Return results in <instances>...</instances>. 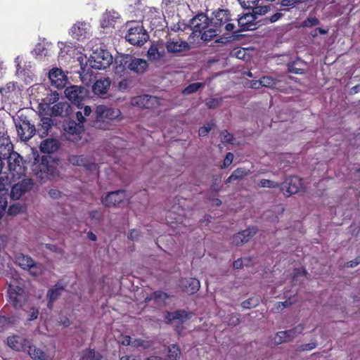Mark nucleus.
<instances>
[{
  "label": "nucleus",
  "mask_w": 360,
  "mask_h": 360,
  "mask_svg": "<svg viewBox=\"0 0 360 360\" xmlns=\"http://www.w3.org/2000/svg\"><path fill=\"white\" fill-rule=\"evenodd\" d=\"M233 268L236 269H241L243 265V259L242 258L238 259L233 262Z\"/></svg>",
  "instance_id": "64"
},
{
  "label": "nucleus",
  "mask_w": 360,
  "mask_h": 360,
  "mask_svg": "<svg viewBox=\"0 0 360 360\" xmlns=\"http://www.w3.org/2000/svg\"><path fill=\"white\" fill-rule=\"evenodd\" d=\"M256 20L257 17L253 12L252 13H248L244 14L238 19V25L240 27V29L235 30L233 34H236L240 32L255 30L257 27Z\"/></svg>",
  "instance_id": "16"
},
{
  "label": "nucleus",
  "mask_w": 360,
  "mask_h": 360,
  "mask_svg": "<svg viewBox=\"0 0 360 360\" xmlns=\"http://www.w3.org/2000/svg\"><path fill=\"white\" fill-rule=\"evenodd\" d=\"M214 126L212 122L206 123L203 127H200L198 130V135L200 136H205Z\"/></svg>",
  "instance_id": "46"
},
{
  "label": "nucleus",
  "mask_w": 360,
  "mask_h": 360,
  "mask_svg": "<svg viewBox=\"0 0 360 360\" xmlns=\"http://www.w3.org/2000/svg\"><path fill=\"white\" fill-rule=\"evenodd\" d=\"M193 315L192 312H188L183 309L176 310L174 311H167L165 315L166 323H170L172 321L179 320L181 323L190 319Z\"/></svg>",
  "instance_id": "24"
},
{
  "label": "nucleus",
  "mask_w": 360,
  "mask_h": 360,
  "mask_svg": "<svg viewBox=\"0 0 360 360\" xmlns=\"http://www.w3.org/2000/svg\"><path fill=\"white\" fill-rule=\"evenodd\" d=\"M205 86V83L194 82L188 85L182 91L184 95H189L198 91Z\"/></svg>",
  "instance_id": "39"
},
{
  "label": "nucleus",
  "mask_w": 360,
  "mask_h": 360,
  "mask_svg": "<svg viewBox=\"0 0 360 360\" xmlns=\"http://www.w3.org/2000/svg\"><path fill=\"white\" fill-rule=\"evenodd\" d=\"M251 173L250 170L245 167L236 169L226 179L225 184L231 183L234 181L242 180Z\"/></svg>",
  "instance_id": "30"
},
{
  "label": "nucleus",
  "mask_w": 360,
  "mask_h": 360,
  "mask_svg": "<svg viewBox=\"0 0 360 360\" xmlns=\"http://www.w3.org/2000/svg\"><path fill=\"white\" fill-rule=\"evenodd\" d=\"M125 38L134 46H142L148 41L149 35L143 26L136 25L129 28Z\"/></svg>",
  "instance_id": "6"
},
{
  "label": "nucleus",
  "mask_w": 360,
  "mask_h": 360,
  "mask_svg": "<svg viewBox=\"0 0 360 360\" xmlns=\"http://www.w3.org/2000/svg\"><path fill=\"white\" fill-rule=\"evenodd\" d=\"M320 20L315 16H308L306 19H304L301 24V26L303 27H313L316 25H320Z\"/></svg>",
  "instance_id": "42"
},
{
  "label": "nucleus",
  "mask_w": 360,
  "mask_h": 360,
  "mask_svg": "<svg viewBox=\"0 0 360 360\" xmlns=\"http://www.w3.org/2000/svg\"><path fill=\"white\" fill-rule=\"evenodd\" d=\"M190 26L193 32L200 34L209 27V18L203 13H198L191 20Z\"/></svg>",
  "instance_id": "19"
},
{
  "label": "nucleus",
  "mask_w": 360,
  "mask_h": 360,
  "mask_svg": "<svg viewBox=\"0 0 360 360\" xmlns=\"http://www.w3.org/2000/svg\"><path fill=\"white\" fill-rule=\"evenodd\" d=\"M252 12L257 17V15H264L266 14L270 9L269 6H255V7L252 8Z\"/></svg>",
  "instance_id": "49"
},
{
  "label": "nucleus",
  "mask_w": 360,
  "mask_h": 360,
  "mask_svg": "<svg viewBox=\"0 0 360 360\" xmlns=\"http://www.w3.org/2000/svg\"><path fill=\"white\" fill-rule=\"evenodd\" d=\"M259 303L258 300L255 298H249L245 301H243L241 304V306L244 309H252L257 306Z\"/></svg>",
  "instance_id": "47"
},
{
  "label": "nucleus",
  "mask_w": 360,
  "mask_h": 360,
  "mask_svg": "<svg viewBox=\"0 0 360 360\" xmlns=\"http://www.w3.org/2000/svg\"><path fill=\"white\" fill-rule=\"evenodd\" d=\"M112 62V56L108 51L103 49L94 52L89 60L91 68L97 70L106 69Z\"/></svg>",
  "instance_id": "5"
},
{
  "label": "nucleus",
  "mask_w": 360,
  "mask_h": 360,
  "mask_svg": "<svg viewBox=\"0 0 360 360\" xmlns=\"http://www.w3.org/2000/svg\"><path fill=\"white\" fill-rule=\"evenodd\" d=\"M179 286L184 292L193 295L199 290L200 284L197 278H183L179 281Z\"/></svg>",
  "instance_id": "20"
},
{
  "label": "nucleus",
  "mask_w": 360,
  "mask_h": 360,
  "mask_svg": "<svg viewBox=\"0 0 360 360\" xmlns=\"http://www.w3.org/2000/svg\"><path fill=\"white\" fill-rule=\"evenodd\" d=\"M60 191L57 189H51L49 191V195L51 198L56 199L60 197Z\"/></svg>",
  "instance_id": "62"
},
{
  "label": "nucleus",
  "mask_w": 360,
  "mask_h": 360,
  "mask_svg": "<svg viewBox=\"0 0 360 360\" xmlns=\"http://www.w3.org/2000/svg\"><path fill=\"white\" fill-rule=\"evenodd\" d=\"M34 186V181L31 179H23L11 187V196L13 199L18 200L25 193L31 191Z\"/></svg>",
  "instance_id": "11"
},
{
  "label": "nucleus",
  "mask_w": 360,
  "mask_h": 360,
  "mask_svg": "<svg viewBox=\"0 0 360 360\" xmlns=\"http://www.w3.org/2000/svg\"><path fill=\"white\" fill-rule=\"evenodd\" d=\"M304 328V325L299 324L292 329L278 332L274 338L275 344L280 345L292 341L297 335L302 333Z\"/></svg>",
  "instance_id": "7"
},
{
  "label": "nucleus",
  "mask_w": 360,
  "mask_h": 360,
  "mask_svg": "<svg viewBox=\"0 0 360 360\" xmlns=\"http://www.w3.org/2000/svg\"><path fill=\"white\" fill-rule=\"evenodd\" d=\"M36 176L41 181H44L49 175L53 174V167L49 163L46 158L42 157L41 162L35 164L33 169Z\"/></svg>",
  "instance_id": "18"
},
{
  "label": "nucleus",
  "mask_w": 360,
  "mask_h": 360,
  "mask_svg": "<svg viewBox=\"0 0 360 360\" xmlns=\"http://www.w3.org/2000/svg\"><path fill=\"white\" fill-rule=\"evenodd\" d=\"M82 360H101L103 356L100 353H96L94 349H86L82 352Z\"/></svg>",
  "instance_id": "37"
},
{
  "label": "nucleus",
  "mask_w": 360,
  "mask_h": 360,
  "mask_svg": "<svg viewBox=\"0 0 360 360\" xmlns=\"http://www.w3.org/2000/svg\"><path fill=\"white\" fill-rule=\"evenodd\" d=\"M169 295L163 291L158 290L155 291L151 294V295L148 297H146V300L149 301L153 300L155 302H158L160 300H165L169 298Z\"/></svg>",
  "instance_id": "41"
},
{
  "label": "nucleus",
  "mask_w": 360,
  "mask_h": 360,
  "mask_svg": "<svg viewBox=\"0 0 360 360\" xmlns=\"http://www.w3.org/2000/svg\"><path fill=\"white\" fill-rule=\"evenodd\" d=\"M258 186L261 188H276L280 187V185L278 183L269 180L263 179H261L258 182Z\"/></svg>",
  "instance_id": "45"
},
{
  "label": "nucleus",
  "mask_w": 360,
  "mask_h": 360,
  "mask_svg": "<svg viewBox=\"0 0 360 360\" xmlns=\"http://www.w3.org/2000/svg\"><path fill=\"white\" fill-rule=\"evenodd\" d=\"M76 119L77 122L75 120L69 119L63 123L65 139L73 142L81 139V135L84 131L83 124L86 122V119L81 111L76 112Z\"/></svg>",
  "instance_id": "3"
},
{
  "label": "nucleus",
  "mask_w": 360,
  "mask_h": 360,
  "mask_svg": "<svg viewBox=\"0 0 360 360\" xmlns=\"http://www.w3.org/2000/svg\"><path fill=\"white\" fill-rule=\"evenodd\" d=\"M283 15V13L277 12V13H274V15H272L269 18V20L270 22H275L277 20H278Z\"/></svg>",
  "instance_id": "63"
},
{
  "label": "nucleus",
  "mask_w": 360,
  "mask_h": 360,
  "mask_svg": "<svg viewBox=\"0 0 360 360\" xmlns=\"http://www.w3.org/2000/svg\"><path fill=\"white\" fill-rule=\"evenodd\" d=\"M60 147V141L56 139L51 138L42 141L39 148L43 153L52 154L58 151Z\"/></svg>",
  "instance_id": "25"
},
{
  "label": "nucleus",
  "mask_w": 360,
  "mask_h": 360,
  "mask_svg": "<svg viewBox=\"0 0 360 360\" xmlns=\"http://www.w3.org/2000/svg\"><path fill=\"white\" fill-rule=\"evenodd\" d=\"M53 124V120L50 117H44L41 119L40 123L37 129L39 136L44 137L48 135L49 130Z\"/></svg>",
  "instance_id": "33"
},
{
  "label": "nucleus",
  "mask_w": 360,
  "mask_h": 360,
  "mask_svg": "<svg viewBox=\"0 0 360 360\" xmlns=\"http://www.w3.org/2000/svg\"><path fill=\"white\" fill-rule=\"evenodd\" d=\"M221 136L223 137L224 142L232 143L233 136L227 130L224 129L221 132Z\"/></svg>",
  "instance_id": "55"
},
{
  "label": "nucleus",
  "mask_w": 360,
  "mask_h": 360,
  "mask_svg": "<svg viewBox=\"0 0 360 360\" xmlns=\"http://www.w3.org/2000/svg\"><path fill=\"white\" fill-rule=\"evenodd\" d=\"M328 32V29H323V28H321V27H316L315 28L314 30H311L309 33V35L313 37V38H315L318 36L319 34H323V35H325V34H327Z\"/></svg>",
  "instance_id": "52"
},
{
  "label": "nucleus",
  "mask_w": 360,
  "mask_h": 360,
  "mask_svg": "<svg viewBox=\"0 0 360 360\" xmlns=\"http://www.w3.org/2000/svg\"><path fill=\"white\" fill-rule=\"evenodd\" d=\"M111 82L109 78H103L97 80L93 85L92 90L94 94L103 96L107 94Z\"/></svg>",
  "instance_id": "27"
},
{
  "label": "nucleus",
  "mask_w": 360,
  "mask_h": 360,
  "mask_svg": "<svg viewBox=\"0 0 360 360\" xmlns=\"http://www.w3.org/2000/svg\"><path fill=\"white\" fill-rule=\"evenodd\" d=\"M221 101L217 98H211L207 101L206 105L210 109H214L220 105Z\"/></svg>",
  "instance_id": "57"
},
{
  "label": "nucleus",
  "mask_w": 360,
  "mask_h": 360,
  "mask_svg": "<svg viewBox=\"0 0 360 360\" xmlns=\"http://www.w3.org/2000/svg\"><path fill=\"white\" fill-rule=\"evenodd\" d=\"M89 217L91 219L100 221L103 219V214L98 210H92L89 212Z\"/></svg>",
  "instance_id": "58"
},
{
  "label": "nucleus",
  "mask_w": 360,
  "mask_h": 360,
  "mask_svg": "<svg viewBox=\"0 0 360 360\" xmlns=\"http://www.w3.org/2000/svg\"><path fill=\"white\" fill-rule=\"evenodd\" d=\"M316 343L311 342L307 344H303L300 346L301 351H309L316 347Z\"/></svg>",
  "instance_id": "59"
},
{
  "label": "nucleus",
  "mask_w": 360,
  "mask_h": 360,
  "mask_svg": "<svg viewBox=\"0 0 360 360\" xmlns=\"http://www.w3.org/2000/svg\"><path fill=\"white\" fill-rule=\"evenodd\" d=\"M307 271L304 267L295 268L293 271L292 280L294 281L297 277L300 276H306Z\"/></svg>",
  "instance_id": "54"
},
{
  "label": "nucleus",
  "mask_w": 360,
  "mask_h": 360,
  "mask_svg": "<svg viewBox=\"0 0 360 360\" xmlns=\"http://www.w3.org/2000/svg\"><path fill=\"white\" fill-rule=\"evenodd\" d=\"M91 112H92L91 108L89 105H86L84 107V112H82L83 116L86 119V121H88L89 122V125L91 124V120H93L94 118V117L93 118L91 117Z\"/></svg>",
  "instance_id": "53"
},
{
  "label": "nucleus",
  "mask_w": 360,
  "mask_h": 360,
  "mask_svg": "<svg viewBox=\"0 0 360 360\" xmlns=\"http://www.w3.org/2000/svg\"><path fill=\"white\" fill-rule=\"evenodd\" d=\"M240 4L245 8H252L257 6L260 0H238Z\"/></svg>",
  "instance_id": "51"
},
{
  "label": "nucleus",
  "mask_w": 360,
  "mask_h": 360,
  "mask_svg": "<svg viewBox=\"0 0 360 360\" xmlns=\"http://www.w3.org/2000/svg\"><path fill=\"white\" fill-rule=\"evenodd\" d=\"M59 99V94L57 92L51 93L44 100V103L43 104L46 107L43 109L44 111L46 110V108H49L51 104L56 103Z\"/></svg>",
  "instance_id": "44"
},
{
  "label": "nucleus",
  "mask_w": 360,
  "mask_h": 360,
  "mask_svg": "<svg viewBox=\"0 0 360 360\" xmlns=\"http://www.w3.org/2000/svg\"><path fill=\"white\" fill-rule=\"evenodd\" d=\"M7 343L14 350L25 352L30 342L20 336L13 335L7 338Z\"/></svg>",
  "instance_id": "26"
},
{
  "label": "nucleus",
  "mask_w": 360,
  "mask_h": 360,
  "mask_svg": "<svg viewBox=\"0 0 360 360\" xmlns=\"http://www.w3.org/2000/svg\"><path fill=\"white\" fill-rule=\"evenodd\" d=\"M121 115L118 108H111L105 105H99L96 107L94 118L91 120L90 126L103 130L110 129L111 122Z\"/></svg>",
  "instance_id": "1"
},
{
  "label": "nucleus",
  "mask_w": 360,
  "mask_h": 360,
  "mask_svg": "<svg viewBox=\"0 0 360 360\" xmlns=\"http://www.w3.org/2000/svg\"><path fill=\"white\" fill-rule=\"evenodd\" d=\"M233 160V153H231L230 152L227 153L225 156V158L224 159L223 166L221 167V168L226 167L229 166L232 163Z\"/></svg>",
  "instance_id": "56"
},
{
  "label": "nucleus",
  "mask_w": 360,
  "mask_h": 360,
  "mask_svg": "<svg viewBox=\"0 0 360 360\" xmlns=\"http://www.w3.org/2000/svg\"><path fill=\"white\" fill-rule=\"evenodd\" d=\"M302 186V179L297 176L286 177L281 185V188L285 195L290 196L297 193Z\"/></svg>",
  "instance_id": "8"
},
{
  "label": "nucleus",
  "mask_w": 360,
  "mask_h": 360,
  "mask_svg": "<svg viewBox=\"0 0 360 360\" xmlns=\"http://www.w3.org/2000/svg\"><path fill=\"white\" fill-rule=\"evenodd\" d=\"M277 80L272 77L264 76L259 79V85L269 88H275Z\"/></svg>",
  "instance_id": "40"
},
{
  "label": "nucleus",
  "mask_w": 360,
  "mask_h": 360,
  "mask_svg": "<svg viewBox=\"0 0 360 360\" xmlns=\"http://www.w3.org/2000/svg\"><path fill=\"white\" fill-rule=\"evenodd\" d=\"M69 105L65 102H59L54 104L53 106L47 108L48 112H45L46 115H50L51 117L61 116L65 110H67L69 108Z\"/></svg>",
  "instance_id": "29"
},
{
  "label": "nucleus",
  "mask_w": 360,
  "mask_h": 360,
  "mask_svg": "<svg viewBox=\"0 0 360 360\" xmlns=\"http://www.w3.org/2000/svg\"><path fill=\"white\" fill-rule=\"evenodd\" d=\"M220 33L221 32H219V30H218L217 27H214L211 26V25H209V27L200 33L201 39L203 41H210Z\"/></svg>",
  "instance_id": "35"
},
{
  "label": "nucleus",
  "mask_w": 360,
  "mask_h": 360,
  "mask_svg": "<svg viewBox=\"0 0 360 360\" xmlns=\"http://www.w3.org/2000/svg\"><path fill=\"white\" fill-rule=\"evenodd\" d=\"M18 265L23 269L31 270L33 275L40 274L42 271V265L35 262L34 260L28 255H21L17 258Z\"/></svg>",
  "instance_id": "15"
},
{
  "label": "nucleus",
  "mask_w": 360,
  "mask_h": 360,
  "mask_svg": "<svg viewBox=\"0 0 360 360\" xmlns=\"http://www.w3.org/2000/svg\"><path fill=\"white\" fill-rule=\"evenodd\" d=\"M49 78L52 86L63 89L67 82V77L60 68H52L49 72Z\"/></svg>",
  "instance_id": "17"
},
{
  "label": "nucleus",
  "mask_w": 360,
  "mask_h": 360,
  "mask_svg": "<svg viewBox=\"0 0 360 360\" xmlns=\"http://www.w3.org/2000/svg\"><path fill=\"white\" fill-rule=\"evenodd\" d=\"M8 206V201L6 197L0 196V220L6 212Z\"/></svg>",
  "instance_id": "50"
},
{
  "label": "nucleus",
  "mask_w": 360,
  "mask_h": 360,
  "mask_svg": "<svg viewBox=\"0 0 360 360\" xmlns=\"http://www.w3.org/2000/svg\"><path fill=\"white\" fill-rule=\"evenodd\" d=\"M148 68V64L146 60L130 55H125L120 59L115 60V70L118 74L123 73L127 69L138 74H142L147 70Z\"/></svg>",
  "instance_id": "2"
},
{
  "label": "nucleus",
  "mask_w": 360,
  "mask_h": 360,
  "mask_svg": "<svg viewBox=\"0 0 360 360\" xmlns=\"http://www.w3.org/2000/svg\"><path fill=\"white\" fill-rule=\"evenodd\" d=\"M16 129L19 137L23 141H29L37 131L35 126L31 124L26 117L20 119L19 124L16 125Z\"/></svg>",
  "instance_id": "9"
},
{
  "label": "nucleus",
  "mask_w": 360,
  "mask_h": 360,
  "mask_svg": "<svg viewBox=\"0 0 360 360\" xmlns=\"http://www.w3.org/2000/svg\"><path fill=\"white\" fill-rule=\"evenodd\" d=\"M13 151V145L7 131H0V174L3 169V160L6 155Z\"/></svg>",
  "instance_id": "13"
},
{
  "label": "nucleus",
  "mask_w": 360,
  "mask_h": 360,
  "mask_svg": "<svg viewBox=\"0 0 360 360\" xmlns=\"http://www.w3.org/2000/svg\"><path fill=\"white\" fill-rule=\"evenodd\" d=\"M65 288V285L57 283L53 288L48 290L46 297L48 299L47 307L49 309H52L53 303L60 297Z\"/></svg>",
  "instance_id": "23"
},
{
  "label": "nucleus",
  "mask_w": 360,
  "mask_h": 360,
  "mask_svg": "<svg viewBox=\"0 0 360 360\" xmlns=\"http://www.w3.org/2000/svg\"><path fill=\"white\" fill-rule=\"evenodd\" d=\"M25 209V206L22 205L19 202H17L9 206L7 212L9 215L14 216L24 212Z\"/></svg>",
  "instance_id": "43"
},
{
  "label": "nucleus",
  "mask_w": 360,
  "mask_h": 360,
  "mask_svg": "<svg viewBox=\"0 0 360 360\" xmlns=\"http://www.w3.org/2000/svg\"><path fill=\"white\" fill-rule=\"evenodd\" d=\"M25 352H27L30 356L34 360H48V356L41 349L29 343Z\"/></svg>",
  "instance_id": "31"
},
{
  "label": "nucleus",
  "mask_w": 360,
  "mask_h": 360,
  "mask_svg": "<svg viewBox=\"0 0 360 360\" xmlns=\"http://www.w3.org/2000/svg\"><path fill=\"white\" fill-rule=\"evenodd\" d=\"M131 104L140 108H153L159 104V100L156 96L147 94L137 96L131 99Z\"/></svg>",
  "instance_id": "12"
},
{
  "label": "nucleus",
  "mask_w": 360,
  "mask_h": 360,
  "mask_svg": "<svg viewBox=\"0 0 360 360\" xmlns=\"http://www.w3.org/2000/svg\"><path fill=\"white\" fill-rule=\"evenodd\" d=\"M231 13L227 9H219L214 13V17L212 18L211 26L217 27L219 32H226L233 33L235 32V25L232 22Z\"/></svg>",
  "instance_id": "4"
},
{
  "label": "nucleus",
  "mask_w": 360,
  "mask_h": 360,
  "mask_svg": "<svg viewBox=\"0 0 360 360\" xmlns=\"http://www.w3.org/2000/svg\"><path fill=\"white\" fill-rule=\"evenodd\" d=\"M15 89V83L9 82L4 87L0 88V93L3 96H7V94Z\"/></svg>",
  "instance_id": "48"
},
{
  "label": "nucleus",
  "mask_w": 360,
  "mask_h": 360,
  "mask_svg": "<svg viewBox=\"0 0 360 360\" xmlns=\"http://www.w3.org/2000/svg\"><path fill=\"white\" fill-rule=\"evenodd\" d=\"M164 51H159L157 45L153 44L148 51V57L150 61L160 60L163 56Z\"/></svg>",
  "instance_id": "36"
},
{
  "label": "nucleus",
  "mask_w": 360,
  "mask_h": 360,
  "mask_svg": "<svg viewBox=\"0 0 360 360\" xmlns=\"http://www.w3.org/2000/svg\"><path fill=\"white\" fill-rule=\"evenodd\" d=\"M167 51L172 53H178L188 48V44L183 41H167L165 45Z\"/></svg>",
  "instance_id": "28"
},
{
  "label": "nucleus",
  "mask_w": 360,
  "mask_h": 360,
  "mask_svg": "<svg viewBox=\"0 0 360 360\" xmlns=\"http://www.w3.org/2000/svg\"><path fill=\"white\" fill-rule=\"evenodd\" d=\"M140 235V232L136 229H131L130 231H129V236H128V238L130 239V240H136L138 238V237Z\"/></svg>",
  "instance_id": "61"
},
{
  "label": "nucleus",
  "mask_w": 360,
  "mask_h": 360,
  "mask_svg": "<svg viewBox=\"0 0 360 360\" xmlns=\"http://www.w3.org/2000/svg\"><path fill=\"white\" fill-rule=\"evenodd\" d=\"M288 71L292 73L302 75L304 72V69L295 68L293 65H288Z\"/></svg>",
  "instance_id": "60"
},
{
  "label": "nucleus",
  "mask_w": 360,
  "mask_h": 360,
  "mask_svg": "<svg viewBox=\"0 0 360 360\" xmlns=\"http://www.w3.org/2000/svg\"><path fill=\"white\" fill-rule=\"evenodd\" d=\"M85 26L84 23L75 24L70 30L72 37L77 40L85 38L86 34Z\"/></svg>",
  "instance_id": "34"
},
{
  "label": "nucleus",
  "mask_w": 360,
  "mask_h": 360,
  "mask_svg": "<svg viewBox=\"0 0 360 360\" xmlns=\"http://www.w3.org/2000/svg\"><path fill=\"white\" fill-rule=\"evenodd\" d=\"M67 98L73 104L79 105L86 96V90L80 86H70L65 90Z\"/></svg>",
  "instance_id": "10"
},
{
  "label": "nucleus",
  "mask_w": 360,
  "mask_h": 360,
  "mask_svg": "<svg viewBox=\"0 0 360 360\" xmlns=\"http://www.w3.org/2000/svg\"><path fill=\"white\" fill-rule=\"evenodd\" d=\"M257 231L256 228L252 227L238 232L233 236L232 242L237 246L242 245L255 236Z\"/></svg>",
  "instance_id": "22"
},
{
  "label": "nucleus",
  "mask_w": 360,
  "mask_h": 360,
  "mask_svg": "<svg viewBox=\"0 0 360 360\" xmlns=\"http://www.w3.org/2000/svg\"><path fill=\"white\" fill-rule=\"evenodd\" d=\"M180 356V348L176 344H172L168 347V360H179Z\"/></svg>",
  "instance_id": "38"
},
{
  "label": "nucleus",
  "mask_w": 360,
  "mask_h": 360,
  "mask_svg": "<svg viewBox=\"0 0 360 360\" xmlns=\"http://www.w3.org/2000/svg\"><path fill=\"white\" fill-rule=\"evenodd\" d=\"M24 290L19 286L9 285L8 296L10 302L18 309L22 307L21 298L23 297Z\"/></svg>",
  "instance_id": "21"
},
{
  "label": "nucleus",
  "mask_w": 360,
  "mask_h": 360,
  "mask_svg": "<svg viewBox=\"0 0 360 360\" xmlns=\"http://www.w3.org/2000/svg\"><path fill=\"white\" fill-rule=\"evenodd\" d=\"M126 198L125 190L120 189L109 192L105 196L101 198L102 204L108 207H117Z\"/></svg>",
  "instance_id": "14"
},
{
  "label": "nucleus",
  "mask_w": 360,
  "mask_h": 360,
  "mask_svg": "<svg viewBox=\"0 0 360 360\" xmlns=\"http://www.w3.org/2000/svg\"><path fill=\"white\" fill-rule=\"evenodd\" d=\"M69 161L74 165L84 167L89 170L96 168L95 163H87L86 159L84 155H72L69 158Z\"/></svg>",
  "instance_id": "32"
}]
</instances>
